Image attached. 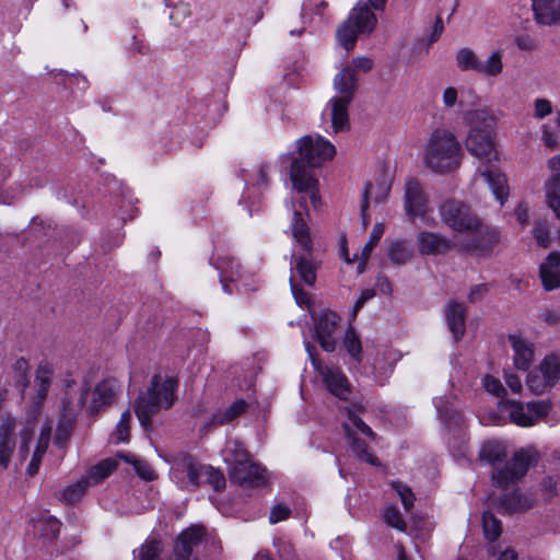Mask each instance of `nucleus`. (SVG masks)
Masks as SVG:
<instances>
[{"label": "nucleus", "mask_w": 560, "mask_h": 560, "mask_svg": "<svg viewBox=\"0 0 560 560\" xmlns=\"http://www.w3.org/2000/svg\"><path fill=\"white\" fill-rule=\"evenodd\" d=\"M472 120L483 122L485 128L472 127L466 140V148L471 155L485 165V168H478L472 177V182L477 185L480 180L485 182L494 198L502 205L509 198V185L506 176L497 167L490 164L498 160V151L495 149L494 137L491 130L494 124L493 115L486 109H478L472 113Z\"/></svg>", "instance_id": "nucleus-1"}, {"label": "nucleus", "mask_w": 560, "mask_h": 560, "mask_svg": "<svg viewBox=\"0 0 560 560\" xmlns=\"http://www.w3.org/2000/svg\"><path fill=\"white\" fill-rule=\"evenodd\" d=\"M299 159H293L290 170V179L293 188L299 192L310 195L311 203L314 208H318L320 199L318 196V180L302 162L308 167H318L326 161L331 160L336 154L335 145L319 135H307L296 141Z\"/></svg>", "instance_id": "nucleus-2"}, {"label": "nucleus", "mask_w": 560, "mask_h": 560, "mask_svg": "<svg viewBox=\"0 0 560 560\" xmlns=\"http://www.w3.org/2000/svg\"><path fill=\"white\" fill-rule=\"evenodd\" d=\"M479 457L481 462L492 467L491 478L500 488H508L520 481L536 460V453L532 450H520L509 458L506 446L499 441L483 443Z\"/></svg>", "instance_id": "nucleus-3"}, {"label": "nucleus", "mask_w": 560, "mask_h": 560, "mask_svg": "<svg viewBox=\"0 0 560 560\" xmlns=\"http://www.w3.org/2000/svg\"><path fill=\"white\" fill-rule=\"evenodd\" d=\"M464 152L456 136L444 128L433 130L423 147L422 161L427 168L440 175L456 172Z\"/></svg>", "instance_id": "nucleus-4"}, {"label": "nucleus", "mask_w": 560, "mask_h": 560, "mask_svg": "<svg viewBox=\"0 0 560 560\" xmlns=\"http://www.w3.org/2000/svg\"><path fill=\"white\" fill-rule=\"evenodd\" d=\"M178 381L172 376L155 374L150 386L139 394L133 404L135 413L144 430L151 429L152 418L162 409H170L176 400Z\"/></svg>", "instance_id": "nucleus-5"}, {"label": "nucleus", "mask_w": 560, "mask_h": 560, "mask_svg": "<svg viewBox=\"0 0 560 560\" xmlns=\"http://www.w3.org/2000/svg\"><path fill=\"white\" fill-rule=\"evenodd\" d=\"M35 431L32 420H19L5 415L0 422V467L7 469L12 455L18 447L20 463H24L28 455L30 443Z\"/></svg>", "instance_id": "nucleus-6"}, {"label": "nucleus", "mask_w": 560, "mask_h": 560, "mask_svg": "<svg viewBox=\"0 0 560 560\" xmlns=\"http://www.w3.org/2000/svg\"><path fill=\"white\" fill-rule=\"evenodd\" d=\"M292 234L298 245L305 252V255L291 256V270L295 271L300 279L307 285H313L316 281V264L311 258L313 250L312 240L307 223L302 213L294 211L291 224Z\"/></svg>", "instance_id": "nucleus-7"}, {"label": "nucleus", "mask_w": 560, "mask_h": 560, "mask_svg": "<svg viewBox=\"0 0 560 560\" xmlns=\"http://www.w3.org/2000/svg\"><path fill=\"white\" fill-rule=\"evenodd\" d=\"M443 222L454 231L468 234L476 230L480 220L470 208L458 200H447L440 208Z\"/></svg>", "instance_id": "nucleus-8"}, {"label": "nucleus", "mask_w": 560, "mask_h": 560, "mask_svg": "<svg viewBox=\"0 0 560 560\" xmlns=\"http://www.w3.org/2000/svg\"><path fill=\"white\" fill-rule=\"evenodd\" d=\"M502 411L509 416L511 422L520 427H532L548 415L550 405L547 401H530L525 406L518 401L508 400L503 402Z\"/></svg>", "instance_id": "nucleus-9"}, {"label": "nucleus", "mask_w": 560, "mask_h": 560, "mask_svg": "<svg viewBox=\"0 0 560 560\" xmlns=\"http://www.w3.org/2000/svg\"><path fill=\"white\" fill-rule=\"evenodd\" d=\"M203 468L192 456L183 455L174 464L173 477L180 489L192 491L202 483Z\"/></svg>", "instance_id": "nucleus-10"}, {"label": "nucleus", "mask_w": 560, "mask_h": 560, "mask_svg": "<svg viewBox=\"0 0 560 560\" xmlns=\"http://www.w3.org/2000/svg\"><path fill=\"white\" fill-rule=\"evenodd\" d=\"M206 535V529L192 525L183 530L174 546V560H198V550Z\"/></svg>", "instance_id": "nucleus-11"}, {"label": "nucleus", "mask_w": 560, "mask_h": 560, "mask_svg": "<svg viewBox=\"0 0 560 560\" xmlns=\"http://www.w3.org/2000/svg\"><path fill=\"white\" fill-rule=\"evenodd\" d=\"M392 187V176L389 172L382 168L377 174L375 182H369L362 192L361 201V219L363 228L366 229L369 223L368 208L369 198H372L375 202H383L389 194Z\"/></svg>", "instance_id": "nucleus-12"}, {"label": "nucleus", "mask_w": 560, "mask_h": 560, "mask_svg": "<svg viewBox=\"0 0 560 560\" xmlns=\"http://www.w3.org/2000/svg\"><path fill=\"white\" fill-rule=\"evenodd\" d=\"M468 238L462 243L465 250L470 253L487 254L499 243L500 234L495 229H492L481 221L476 230H471Z\"/></svg>", "instance_id": "nucleus-13"}, {"label": "nucleus", "mask_w": 560, "mask_h": 560, "mask_svg": "<svg viewBox=\"0 0 560 560\" xmlns=\"http://www.w3.org/2000/svg\"><path fill=\"white\" fill-rule=\"evenodd\" d=\"M229 477L241 486L259 487L266 483L267 471L249 458L243 465L229 467Z\"/></svg>", "instance_id": "nucleus-14"}, {"label": "nucleus", "mask_w": 560, "mask_h": 560, "mask_svg": "<svg viewBox=\"0 0 560 560\" xmlns=\"http://www.w3.org/2000/svg\"><path fill=\"white\" fill-rule=\"evenodd\" d=\"M340 317L331 311L323 312L315 320V335L323 348L327 352L336 349V339L334 337Z\"/></svg>", "instance_id": "nucleus-15"}, {"label": "nucleus", "mask_w": 560, "mask_h": 560, "mask_svg": "<svg viewBox=\"0 0 560 560\" xmlns=\"http://www.w3.org/2000/svg\"><path fill=\"white\" fill-rule=\"evenodd\" d=\"M416 241L419 253L424 256L445 255L455 246L446 236L429 231L419 232Z\"/></svg>", "instance_id": "nucleus-16"}, {"label": "nucleus", "mask_w": 560, "mask_h": 560, "mask_svg": "<svg viewBox=\"0 0 560 560\" xmlns=\"http://www.w3.org/2000/svg\"><path fill=\"white\" fill-rule=\"evenodd\" d=\"M405 209L412 218H423L428 212V197L421 184L416 178H409L406 182Z\"/></svg>", "instance_id": "nucleus-17"}, {"label": "nucleus", "mask_w": 560, "mask_h": 560, "mask_svg": "<svg viewBox=\"0 0 560 560\" xmlns=\"http://www.w3.org/2000/svg\"><path fill=\"white\" fill-rule=\"evenodd\" d=\"M352 101L331 97L326 105L325 114L329 115L334 132L338 133L349 129V106Z\"/></svg>", "instance_id": "nucleus-18"}, {"label": "nucleus", "mask_w": 560, "mask_h": 560, "mask_svg": "<svg viewBox=\"0 0 560 560\" xmlns=\"http://www.w3.org/2000/svg\"><path fill=\"white\" fill-rule=\"evenodd\" d=\"M313 364L322 375L328 390L336 397L346 399L349 394V383L343 373L338 369L317 366L314 359Z\"/></svg>", "instance_id": "nucleus-19"}, {"label": "nucleus", "mask_w": 560, "mask_h": 560, "mask_svg": "<svg viewBox=\"0 0 560 560\" xmlns=\"http://www.w3.org/2000/svg\"><path fill=\"white\" fill-rule=\"evenodd\" d=\"M509 341L513 350L514 365L526 371L534 360V345L520 335H510Z\"/></svg>", "instance_id": "nucleus-20"}, {"label": "nucleus", "mask_w": 560, "mask_h": 560, "mask_svg": "<svg viewBox=\"0 0 560 560\" xmlns=\"http://www.w3.org/2000/svg\"><path fill=\"white\" fill-rule=\"evenodd\" d=\"M117 392L118 385L113 380H105L98 383L92 393V400L88 406L89 411L94 415L98 412L103 407L113 404Z\"/></svg>", "instance_id": "nucleus-21"}, {"label": "nucleus", "mask_w": 560, "mask_h": 560, "mask_svg": "<svg viewBox=\"0 0 560 560\" xmlns=\"http://www.w3.org/2000/svg\"><path fill=\"white\" fill-rule=\"evenodd\" d=\"M535 21L541 25L560 24V0H532Z\"/></svg>", "instance_id": "nucleus-22"}, {"label": "nucleus", "mask_w": 560, "mask_h": 560, "mask_svg": "<svg viewBox=\"0 0 560 560\" xmlns=\"http://www.w3.org/2000/svg\"><path fill=\"white\" fill-rule=\"evenodd\" d=\"M539 275L547 291L560 287V253L551 252L540 265Z\"/></svg>", "instance_id": "nucleus-23"}, {"label": "nucleus", "mask_w": 560, "mask_h": 560, "mask_svg": "<svg viewBox=\"0 0 560 560\" xmlns=\"http://www.w3.org/2000/svg\"><path fill=\"white\" fill-rule=\"evenodd\" d=\"M362 34H370L377 24L375 14L370 10L368 3L360 0L351 10L348 19Z\"/></svg>", "instance_id": "nucleus-24"}, {"label": "nucleus", "mask_w": 560, "mask_h": 560, "mask_svg": "<svg viewBox=\"0 0 560 560\" xmlns=\"http://www.w3.org/2000/svg\"><path fill=\"white\" fill-rule=\"evenodd\" d=\"M336 97L352 101L357 91V79L354 70L350 66L342 69L334 78Z\"/></svg>", "instance_id": "nucleus-25"}, {"label": "nucleus", "mask_w": 560, "mask_h": 560, "mask_svg": "<svg viewBox=\"0 0 560 560\" xmlns=\"http://www.w3.org/2000/svg\"><path fill=\"white\" fill-rule=\"evenodd\" d=\"M444 314L448 329L453 334L455 341H458L465 334L466 308L464 304L450 302L445 306Z\"/></svg>", "instance_id": "nucleus-26"}, {"label": "nucleus", "mask_w": 560, "mask_h": 560, "mask_svg": "<svg viewBox=\"0 0 560 560\" xmlns=\"http://www.w3.org/2000/svg\"><path fill=\"white\" fill-rule=\"evenodd\" d=\"M214 267L220 271V279L223 290L231 294L232 289L226 281L237 282L242 278L241 265L233 257L222 256L217 258Z\"/></svg>", "instance_id": "nucleus-27"}, {"label": "nucleus", "mask_w": 560, "mask_h": 560, "mask_svg": "<svg viewBox=\"0 0 560 560\" xmlns=\"http://www.w3.org/2000/svg\"><path fill=\"white\" fill-rule=\"evenodd\" d=\"M343 431L348 444L358 459L366 462L370 465L378 466L380 462L372 453L369 452L368 444L357 436V432L352 431L350 424H343Z\"/></svg>", "instance_id": "nucleus-28"}, {"label": "nucleus", "mask_w": 560, "mask_h": 560, "mask_svg": "<svg viewBox=\"0 0 560 560\" xmlns=\"http://www.w3.org/2000/svg\"><path fill=\"white\" fill-rule=\"evenodd\" d=\"M248 407V404L244 399H237L232 402L225 410L213 413L207 427H220L232 422L234 419L243 415Z\"/></svg>", "instance_id": "nucleus-29"}, {"label": "nucleus", "mask_w": 560, "mask_h": 560, "mask_svg": "<svg viewBox=\"0 0 560 560\" xmlns=\"http://www.w3.org/2000/svg\"><path fill=\"white\" fill-rule=\"evenodd\" d=\"M501 505L508 513L524 512L534 505V499L529 494L513 491L501 499Z\"/></svg>", "instance_id": "nucleus-30"}, {"label": "nucleus", "mask_w": 560, "mask_h": 560, "mask_svg": "<svg viewBox=\"0 0 560 560\" xmlns=\"http://www.w3.org/2000/svg\"><path fill=\"white\" fill-rule=\"evenodd\" d=\"M387 255L394 265H405L413 256V248L407 240H394L387 246Z\"/></svg>", "instance_id": "nucleus-31"}, {"label": "nucleus", "mask_w": 560, "mask_h": 560, "mask_svg": "<svg viewBox=\"0 0 560 560\" xmlns=\"http://www.w3.org/2000/svg\"><path fill=\"white\" fill-rule=\"evenodd\" d=\"M224 462L231 466L243 465L250 457L242 442L237 440L229 441L223 450Z\"/></svg>", "instance_id": "nucleus-32"}, {"label": "nucleus", "mask_w": 560, "mask_h": 560, "mask_svg": "<svg viewBox=\"0 0 560 560\" xmlns=\"http://www.w3.org/2000/svg\"><path fill=\"white\" fill-rule=\"evenodd\" d=\"M54 369L48 362H40L36 369L35 375V385L37 397L43 400L46 398L51 380H52Z\"/></svg>", "instance_id": "nucleus-33"}, {"label": "nucleus", "mask_w": 560, "mask_h": 560, "mask_svg": "<svg viewBox=\"0 0 560 560\" xmlns=\"http://www.w3.org/2000/svg\"><path fill=\"white\" fill-rule=\"evenodd\" d=\"M117 468V462L114 458H105L94 465L86 476L85 480H89V485H97L107 478Z\"/></svg>", "instance_id": "nucleus-34"}, {"label": "nucleus", "mask_w": 560, "mask_h": 560, "mask_svg": "<svg viewBox=\"0 0 560 560\" xmlns=\"http://www.w3.org/2000/svg\"><path fill=\"white\" fill-rule=\"evenodd\" d=\"M50 430H51L50 428H48L47 431L43 430L39 435V439L37 441V445H36L35 450H34L31 463L27 466V475L31 477H33L34 475H36L38 472V469H39V466L42 463V458L45 455L48 444H49Z\"/></svg>", "instance_id": "nucleus-35"}, {"label": "nucleus", "mask_w": 560, "mask_h": 560, "mask_svg": "<svg viewBox=\"0 0 560 560\" xmlns=\"http://www.w3.org/2000/svg\"><path fill=\"white\" fill-rule=\"evenodd\" d=\"M383 234H384V225L382 223H376L372 230V233H371L368 242L361 249L360 257L358 258V259H360V262L358 265L359 273H362L365 270V264H366L372 250L374 249V247L376 246V244L383 236Z\"/></svg>", "instance_id": "nucleus-36"}, {"label": "nucleus", "mask_w": 560, "mask_h": 560, "mask_svg": "<svg viewBox=\"0 0 560 560\" xmlns=\"http://www.w3.org/2000/svg\"><path fill=\"white\" fill-rule=\"evenodd\" d=\"M161 551V540L156 537H150L133 551V560H158Z\"/></svg>", "instance_id": "nucleus-37"}, {"label": "nucleus", "mask_w": 560, "mask_h": 560, "mask_svg": "<svg viewBox=\"0 0 560 560\" xmlns=\"http://www.w3.org/2000/svg\"><path fill=\"white\" fill-rule=\"evenodd\" d=\"M502 56L503 52L500 49L492 51L486 61L480 60L477 73L488 77H497L501 74L503 71Z\"/></svg>", "instance_id": "nucleus-38"}, {"label": "nucleus", "mask_w": 560, "mask_h": 560, "mask_svg": "<svg viewBox=\"0 0 560 560\" xmlns=\"http://www.w3.org/2000/svg\"><path fill=\"white\" fill-rule=\"evenodd\" d=\"M362 410V407H350L347 408V416L348 421L343 424H350V428L352 431H355L357 433L360 432L361 434L370 438L371 440H375L376 434L373 432V430L361 419L360 412Z\"/></svg>", "instance_id": "nucleus-39"}, {"label": "nucleus", "mask_w": 560, "mask_h": 560, "mask_svg": "<svg viewBox=\"0 0 560 560\" xmlns=\"http://www.w3.org/2000/svg\"><path fill=\"white\" fill-rule=\"evenodd\" d=\"M362 410V407H350L347 408V416L348 421L343 424H350V428L352 431H355L357 433L360 432L361 434L370 438L371 440H375L376 434L373 432V430L361 419L360 412Z\"/></svg>", "instance_id": "nucleus-40"}, {"label": "nucleus", "mask_w": 560, "mask_h": 560, "mask_svg": "<svg viewBox=\"0 0 560 560\" xmlns=\"http://www.w3.org/2000/svg\"><path fill=\"white\" fill-rule=\"evenodd\" d=\"M359 34H362L361 31H358L353 23L347 20L337 30V39L347 51H350L354 47Z\"/></svg>", "instance_id": "nucleus-41"}, {"label": "nucleus", "mask_w": 560, "mask_h": 560, "mask_svg": "<svg viewBox=\"0 0 560 560\" xmlns=\"http://www.w3.org/2000/svg\"><path fill=\"white\" fill-rule=\"evenodd\" d=\"M34 526L39 530L40 535L48 540L57 538L61 523L54 516L44 515L34 521Z\"/></svg>", "instance_id": "nucleus-42"}, {"label": "nucleus", "mask_w": 560, "mask_h": 560, "mask_svg": "<svg viewBox=\"0 0 560 560\" xmlns=\"http://www.w3.org/2000/svg\"><path fill=\"white\" fill-rule=\"evenodd\" d=\"M526 384L529 390L535 395H541L555 386L551 381L547 378L546 374L540 372V366L537 371L528 374Z\"/></svg>", "instance_id": "nucleus-43"}, {"label": "nucleus", "mask_w": 560, "mask_h": 560, "mask_svg": "<svg viewBox=\"0 0 560 560\" xmlns=\"http://www.w3.org/2000/svg\"><path fill=\"white\" fill-rule=\"evenodd\" d=\"M15 386L24 393L30 384V364L25 358H19L13 364Z\"/></svg>", "instance_id": "nucleus-44"}, {"label": "nucleus", "mask_w": 560, "mask_h": 560, "mask_svg": "<svg viewBox=\"0 0 560 560\" xmlns=\"http://www.w3.org/2000/svg\"><path fill=\"white\" fill-rule=\"evenodd\" d=\"M540 372L545 373L547 378L551 381L553 385L560 380V357L551 353L544 358L540 362Z\"/></svg>", "instance_id": "nucleus-45"}, {"label": "nucleus", "mask_w": 560, "mask_h": 560, "mask_svg": "<svg viewBox=\"0 0 560 560\" xmlns=\"http://www.w3.org/2000/svg\"><path fill=\"white\" fill-rule=\"evenodd\" d=\"M89 487H90L89 480H85L84 477H82L77 482L66 487L61 491L60 498L62 501H65L67 503L77 502L83 497V494L85 493V491Z\"/></svg>", "instance_id": "nucleus-46"}, {"label": "nucleus", "mask_w": 560, "mask_h": 560, "mask_svg": "<svg viewBox=\"0 0 560 560\" xmlns=\"http://www.w3.org/2000/svg\"><path fill=\"white\" fill-rule=\"evenodd\" d=\"M547 205L560 219V182L549 178L545 186Z\"/></svg>", "instance_id": "nucleus-47"}, {"label": "nucleus", "mask_w": 560, "mask_h": 560, "mask_svg": "<svg viewBox=\"0 0 560 560\" xmlns=\"http://www.w3.org/2000/svg\"><path fill=\"white\" fill-rule=\"evenodd\" d=\"M456 63L462 71L478 72L480 59L470 48H462L456 54Z\"/></svg>", "instance_id": "nucleus-48"}, {"label": "nucleus", "mask_w": 560, "mask_h": 560, "mask_svg": "<svg viewBox=\"0 0 560 560\" xmlns=\"http://www.w3.org/2000/svg\"><path fill=\"white\" fill-rule=\"evenodd\" d=\"M482 528L485 537L490 540H497L502 533V523L492 513L485 512L482 515Z\"/></svg>", "instance_id": "nucleus-49"}, {"label": "nucleus", "mask_w": 560, "mask_h": 560, "mask_svg": "<svg viewBox=\"0 0 560 560\" xmlns=\"http://www.w3.org/2000/svg\"><path fill=\"white\" fill-rule=\"evenodd\" d=\"M202 482L210 485L213 490L220 491L225 487L226 480L221 470L211 466H205L202 471Z\"/></svg>", "instance_id": "nucleus-50"}, {"label": "nucleus", "mask_w": 560, "mask_h": 560, "mask_svg": "<svg viewBox=\"0 0 560 560\" xmlns=\"http://www.w3.org/2000/svg\"><path fill=\"white\" fill-rule=\"evenodd\" d=\"M131 421V412L129 409L125 410L121 413V417L116 425V430L113 436L116 439V442H128L129 441V429Z\"/></svg>", "instance_id": "nucleus-51"}, {"label": "nucleus", "mask_w": 560, "mask_h": 560, "mask_svg": "<svg viewBox=\"0 0 560 560\" xmlns=\"http://www.w3.org/2000/svg\"><path fill=\"white\" fill-rule=\"evenodd\" d=\"M384 521L388 526L399 532H405L407 528L399 510L394 505H389L384 510Z\"/></svg>", "instance_id": "nucleus-52"}, {"label": "nucleus", "mask_w": 560, "mask_h": 560, "mask_svg": "<svg viewBox=\"0 0 560 560\" xmlns=\"http://www.w3.org/2000/svg\"><path fill=\"white\" fill-rule=\"evenodd\" d=\"M343 346L351 357L360 360L361 342L352 327H350L346 332Z\"/></svg>", "instance_id": "nucleus-53"}, {"label": "nucleus", "mask_w": 560, "mask_h": 560, "mask_svg": "<svg viewBox=\"0 0 560 560\" xmlns=\"http://www.w3.org/2000/svg\"><path fill=\"white\" fill-rule=\"evenodd\" d=\"M392 487L396 490L399 495L401 503L406 511H409L413 506L415 494L411 489L400 481H393Z\"/></svg>", "instance_id": "nucleus-54"}, {"label": "nucleus", "mask_w": 560, "mask_h": 560, "mask_svg": "<svg viewBox=\"0 0 560 560\" xmlns=\"http://www.w3.org/2000/svg\"><path fill=\"white\" fill-rule=\"evenodd\" d=\"M533 235L537 242V244L544 248L549 247L550 245V233L549 226L546 221H537L535 223Z\"/></svg>", "instance_id": "nucleus-55"}, {"label": "nucleus", "mask_w": 560, "mask_h": 560, "mask_svg": "<svg viewBox=\"0 0 560 560\" xmlns=\"http://www.w3.org/2000/svg\"><path fill=\"white\" fill-rule=\"evenodd\" d=\"M514 43L520 50L534 51L538 47V39L527 33H518L514 36Z\"/></svg>", "instance_id": "nucleus-56"}, {"label": "nucleus", "mask_w": 560, "mask_h": 560, "mask_svg": "<svg viewBox=\"0 0 560 560\" xmlns=\"http://www.w3.org/2000/svg\"><path fill=\"white\" fill-rule=\"evenodd\" d=\"M482 384L488 393L497 397H503L505 395V388L501 381L491 375H486L482 380Z\"/></svg>", "instance_id": "nucleus-57"}, {"label": "nucleus", "mask_w": 560, "mask_h": 560, "mask_svg": "<svg viewBox=\"0 0 560 560\" xmlns=\"http://www.w3.org/2000/svg\"><path fill=\"white\" fill-rule=\"evenodd\" d=\"M552 113V104L546 98H536L534 102V116L537 119H542Z\"/></svg>", "instance_id": "nucleus-58"}, {"label": "nucleus", "mask_w": 560, "mask_h": 560, "mask_svg": "<svg viewBox=\"0 0 560 560\" xmlns=\"http://www.w3.org/2000/svg\"><path fill=\"white\" fill-rule=\"evenodd\" d=\"M291 510L285 504H277L272 508L270 515H269V522L271 524H276L278 522L284 521L290 516Z\"/></svg>", "instance_id": "nucleus-59"}, {"label": "nucleus", "mask_w": 560, "mask_h": 560, "mask_svg": "<svg viewBox=\"0 0 560 560\" xmlns=\"http://www.w3.org/2000/svg\"><path fill=\"white\" fill-rule=\"evenodd\" d=\"M541 492L545 500L549 501L557 494V480L553 477H546L541 481Z\"/></svg>", "instance_id": "nucleus-60"}, {"label": "nucleus", "mask_w": 560, "mask_h": 560, "mask_svg": "<svg viewBox=\"0 0 560 560\" xmlns=\"http://www.w3.org/2000/svg\"><path fill=\"white\" fill-rule=\"evenodd\" d=\"M89 390H90L89 386L82 387L81 393H80V398H79L77 406H72V407L66 406L65 407L66 417H73L83 408V406L86 402Z\"/></svg>", "instance_id": "nucleus-61"}, {"label": "nucleus", "mask_w": 560, "mask_h": 560, "mask_svg": "<svg viewBox=\"0 0 560 560\" xmlns=\"http://www.w3.org/2000/svg\"><path fill=\"white\" fill-rule=\"evenodd\" d=\"M133 467L137 474L144 480H153L155 478L154 470L147 463L142 460H135Z\"/></svg>", "instance_id": "nucleus-62"}, {"label": "nucleus", "mask_w": 560, "mask_h": 560, "mask_svg": "<svg viewBox=\"0 0 560 560\" xmlns=\"http://www.w3.org/2000/svg\"><path fill=\"white\" fill-rule=\"evenodd\" d=\"M352 65L354 67V71L369 72L373 68L374 62L371 58L358 57L352 60Z\"/></svg>", "instance_id": "nucleus-63"}, {"label": "nucleus", "mask_w": 560, "mask_h": 560, "mask_svg": "<svg viewBox=\"0 0 560 560\" xmlns=\"http://www.w3.org/2000/svg\"><path fill=\"white\" fill-rule=\"evenodd\" d=\"M291 291H292L293 296L299 305L302 306V305L308 304V302H310L308 294L303 289L299 288V285L296 283H294L292 279H291Z\"/></svg>", "instance_id": "nucleus-64"}]
</instances>
